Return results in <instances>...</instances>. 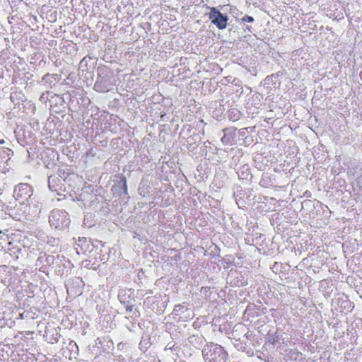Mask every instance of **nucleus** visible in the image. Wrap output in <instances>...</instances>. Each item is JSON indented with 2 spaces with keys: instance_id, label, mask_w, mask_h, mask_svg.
Listing matches in <instances>:
<instances>
[{
  "instance_id": "obj_1",
  "label": "nucleus",
  "mask_w": 362,
  "mask_h": 362,
  "mask_svg": "<svg viewBox=\"0 0 362 362\" xmlns=\"http://www.w3.org/2000/svg\"><path fill=\"white\" fill-rule=\"evenodd\" d=\"M202 355L206 362H226L228 356L221 346L213 343L204 346Z\"/></svg>"
},
{
  "instance_id": "obj_2",
  "label": "nucleus",
  "mask_w": 362,
  "mask_h": 362,
  "mask_svg": "<svg viewBox=\"0 0 362 362\" xmlns=\"http://www.w3.org/2000/svg\"><path fill=\"white\" fill-rule=\"evenodd\" d=\"M49 222L52 227L62 230L69 228L70 218L65 211L54 209L49 216Z\"/></svg>"
},
{
  "instance_id": "obj_3",
  "label": "nucleus",
  "mask_w": 362,
  "mask_h": 362,
  "mask_svg": "<svg viewBox=\"0 0 362 362\" xmlns=\"http://www.w3.org/2000/svg\"><path fill=\"white\" fill-rule=\"evenodd\" d=\"M112 73L105 69H98L97 80L94 84V90L100 92H107L112 89Z\"/></svg>"
},
{
  "instance_id": "obj_4",
  "label": "nucleus",
  "mask_w": 362,
  "mask_h": 362,
  "mask_svg": "<svg viewBox=\"0 0 362 362\" xmlns=\"http://www.w3.org/2000/svg\"><path fill=\"white\" fill-rule=\"evenodd\" d=\"M31 193L32 189L28 184L20 183L16 186L13 192V196L21 204H24L30 198Z\"/></svg>"
},
{
  "instance_id": "obj_5",
  "label": "nucleus",
  "mask_w": 362,
  "mask_h": 362,
  "mask_svg": "<svg viewBox=\"0 0 362 362\" xmlns=\"http://www.w3.org/2000/svg\"><path fill=\"white\" fill-rule=\"evenodd\" d=\"M209 17V19L211 20V23L218 29L223 30L226 28L228 18L226 15L221 13L217 8L214 7L211 8Z\"/></svg>"
},
{
  "instance_id": "obj_6",
  "label": "nucleus",
  "mask_w": 362,
  "mask_h": 362,
  "mask_svg": "<svg viewBox=\"0 0 362 362\" xmlns=\"http://www.w3.org/2000/svg\"><path fill=\"white\" fill-rule=\"evenodd\" d=\"M59 81V76L57 74H51L47 73L42 78V82L45 83L44 85L47 86L51 88L54 86Z\"/></svg>"
},
{
  "instance_id": "obj_7",
  "label": "nucleus",
  "mask_w": 362,
  "mask_h": 362,
  "mask_svg": "<svg viewBox=\"0 0 362 362\" xmlns=\"http://www.w3.org/2000/svg\"><path fill=\"white\" fill-rule=\"evenodd\" d=\"M279 340V334L276 331L273 336L269 335L268 337V342L274 345L276 344Z\"/></svg>"
},
{
  "instance_id": "obj_8",
  "label": "nucleus",
  "mask_w": 362,
  "mask_h": 362,
  "mask_svg": "<svg viewBox=\"0 0 362 362\" xmlns=\"http://www.w3.org/2000/svg\"><path fill=\"white\" fill-rule=\"evenodd\" d=\"M119 184L121 185L120 187L123 189L124 193L125 194H127V180H126V177L124 176H123L121 178V180H120Z\"/></svg>"
},
{
  "instance_id": "obj_9",
  "label": "nucleus",
  "mask_w": 362,
  "mask_h": 362,
  "mask_svg": "<svg viewBox=\"0 0 362 362\" xmlns=\"http://www.w3.org/2000/svg\"><path fill=\"white\" fill-rule=\"evenodd\" d=\"M184 308V306L182 305H177L175 306L173 309V313L175 315H178V313Z\"/></svg>"
},
{
  "instance_id": "obj_10",
  "label": "nucleus",
  "mask_w": 362,
  "mask_h": 362,
  "mask_svg": "<svg viewBox=\"0 0 362 362\" xmlns=\"http://www.w3.org/2000/svg\"><path fill=\"white\" fill-rule=\"evenodd\" d=\"M241 21H242L243 22H249V23H252V22H253V21H254V18H253V17H252V16H244V17L241 19Z\"/></svg>"
},
{
  "instance_id": "obj_11",
  "label": "nucleus",
  "mask_w": 362,
  "mask_h": 362,
  "mask_svg": "<svg viewBox=\"0 0 362 362\" xmlns=\"http://www.w3.org/2000/svg\"><path fill=\"white\" fill-rule=\"evenodd\" d=\"M124 306H125L127 313H130V312L133 311V309H134L133 305H130L129 303H127V304L124 303Z\"/></svg>"
},
{
  "instance_id": "obj_12",
  "label": "nucleus",
  "mask_w": 362,
  "mask_h": 362,
  "mask_svg": "<svg viewBox=\"0 0 362 362\" xmlns=\"http://www.w3.org/2000/svg\"><path fill=\"white\" fill-rule=\"evenodd\" d=\"M221 141L223 143V144H227L228 141V139H227V137L226 136H223L221 138Z\"/></svg>"
},
{
  "instance_id": "obj_13",
  "label": "nucleus",
  "mask_w": 362,
  "mask_h": 362,
  "mask_svg": "<svg viewBox=\"0 0 362 362\" xmlns=\"http://www.w3.org/2000/svg\"><path fill=\"white\" fill-rule=\"evenodd\" d=\"M41 261V257L38 258L37 262H40Z\"/></svg>"
}]
</instances>
